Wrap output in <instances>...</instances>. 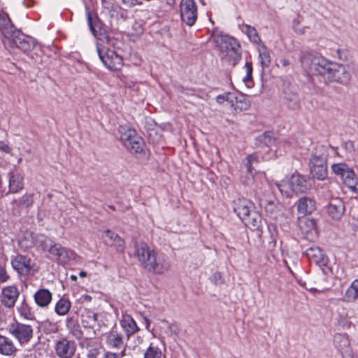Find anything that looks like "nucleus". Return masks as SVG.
<instances>
[{
  "mask_svg": "<svg viewBox=\"0 0 358 358\" xmlns=\"http://www.w3.org/2000/svg\"><path fill=\"white\" fill-rule=\"evenodd\" d=\"M241 30L248 36L251 42L254 43H259L260 42V37L255 27L248 24H243Z\"/></svg>",
  "mask_w": 358,
  "mask_h": 358,
  "instance_id": "58836bf2",
  "label": "nucleus"
},
{
  "mask_svg": "<svg viewBox=\"0 0 358 358\" xmlns=\"http://www.w3.org/2000/svg\"><path fill=\"white\" fill-rule=\"evenodd\" d=\"M315 209V203L311 199L307 196H303L299 199L297 204V210L299 213L305 216L312 213Z\"/></svg>",
  "mask_w": 358,
  "mask_h": 358,
  "instance_id": "c756f323",
  "label": "nucleus"
},
{
  "mask_svg": "<svg viewBox=\"0 0 358 358\" xmlns=\"http://www.w3.org/2000/svg\"><path fill=\"white\" fill-rule=\"evenodd\" d=\"M334 343L335 346L342 351L350 345L348 337L344 334H337L334 336Z\"/></svg>",
  "mask_w": 358,
  "mask_h": 358,
  "instance_id": "ea45409f",
  "label": "nucleus"
},
{
  "mask_svg": "<svg viewBox=\"0 0 358 358\" xmlns=\"http://www.w3.org/2000/svg\"><path fill=\"white\" fill-rule=\"evenodd\" d=\"M0 150L3 152L10 154L11 152V148L3 141H0Z\"/></svg>",
  "mask_w": 358,
  "mask_h": 358,
  "instance_id": "6e6d98bb",
  "label": "nucleus"
},
{
  "mask_svg": "<svg viewBox=\"0 0 358 358\" xmlns=\"http://www.w3.org/2000/svg\"><path fill=\"white\" fill-rule=\"evenodd\" d=\"M122 3L127 7H133L136 5H141V2L138 0H121Z\"/></svg>",
  "mask_w": 358,
  "mask_h": 358,
  "instance_id": "5fc2aeb1",
  "label": "nucleus"
},
{
  "mask_svg": "<svg viewBox=\"0 0 358 358\" xmlns=\"http://www.w3.org/2000/svg\"><path fill=\"white\" fill-rule=\"evenodd\" d=\"M358 299V294H357L350 287L347 289L343 301L346 302H354Z\"/></svg>",
  "mask_w": 358,
  "mask_h": 358,
  "instance_id": "49530a36",
  "label": "nucleus"
},
{
  "mask_svg": "<svg viewBox=\"0 0 358 358\" xmlns=\"http://www.w3.org/2000/svg\"><path fill=\"white\" fill-rule=\"evenodd\" d=\"M102 358H117V356L115 355V352H111V351H106Z\"/></svg>",
  "mask_w": 358,
  "mask_h": 358,
  "instance_id": "680f3d73",
  "label": "nucleus"
},
{
  "mask_svg": "<svg viewBox=\"0 0 358 358\" xmlns=\"http://www.w3.org/2000/svg\"><path fill=\"white\" fill-rule=\"evenodd\" d=\"M7 178L8 180V188L7 189L6 187L4 195L18 193L24 188V178L20 173L10 171L7 173Z\"/></svg>",
  "mask_w": 358,
  "mask_h": 358,
  "instance_id": "a211bd4d",
  "label": "nucleus"
},
{
  "mask_svg": "<svg viewBox=\"0 0 358 358\" xmlns=\"http://www.w3.org/2000/svg\"><path fill=\"white\" fill-rule=\"evenodd\" d=\"M254 208V204L246 199H238L233 203V210L242 221Z\"/></svg>",
  "mask_w": 358,
  "mask_h": 358,
  "instance_id": "6ab92c4d",
  "label": "nucleus"
},
{
  "mask_svg": "<svg viewBox=\"0 0 358 358\" xmlns=\"http://www.w3.org/2000/svg\"><path fill=\"white\" fill-rule=\"evenodd\" d=\"M27 237L31 238L30 243L25 245V248L36 247L41 248L43 251H48L50 248L52 239L48 238L46 236L41 234H36L29 232L27 234Z\"/></svg>",
  "mask_w": 358,
  "mask_h": 358,
  "instance_id": "f3484780",
  "label": "nucleus"
},
{
  "mask_svg": "<svg viewBox=\"0 0 358 358\" xmlns=\"http://www.w3.org/2000/svg\"><path fill=\"white\" fill-rule=\"evenodd\" d=\"M350 287L357 294H358V279L353 280L350 285Z\"/></svg>",
  "mask_w": 358,
  "mask_h": 358,
  "instance_id": "e2e57ef3",
  "label": "nucleus"
},
{
  "mask_svg": "<svg viewBox=\"0 0 358 358\" xmlns=\"http://www.w3.org/2000/svg\"><path fill=\"white\" fill-rule=\"evenodd\" d=\"M8 333L19 343L20 346L27 345L34 336L31 325L14 320L8 326Z\"/></svg>",
  "mask_w": 358,
  "mask_h": 358,
  "instance_id": "0eeeda50",
  "label": "nucleus"
},
{
  "mask_svg": "<svg viewBox=\"0 0 358 358\" xmlns=\"http://www.w3.org/2000/svg\"><path fill=\"white\" fill-rule=\"evenodd\" d=\"M17 351L11 338L0 335V353L3 355L9 356L13 355Z\"/></svg>",
  "mask_w": 358,
  "mask_h": 358,
  "instance_id": "2f4dec72",
  "label": "nucleus"
},
{
  "mask_svg": "<svg viewBox=\"0 0 358 358\" xmlns=\"http://www.w3.org/2000/svg\"><path fill=\"white\" fill-rule=\"evenodd\" d=\"M34 203V194H26L20 199V203L24 206L29 207Z\"/></svg>",
  "mask_w": 358,
  "mask_h": 358,
  "instance_id": "de8ad7c7",
  "label": "nucleus"
},
{
  "mask_svg": "<svg viewBox=\"0 0 358 358\" xmlns=\"http://www.w3.org/2000/svg\"><path fill=\"white\" fill-rule=\"evenodd\" d=\"M305 254L311 262L322 269L323 273H326L324 268L327 266L329 259L319 247H310L306 250Z\"/></svg>",
  "mask_w": 358,
  "mask_h": 358,
  "instance_id": "2eb2a0df",
  "label": "nucleus"
},
{
  "mask_svg": "<svg viewBox=\"0 0 358 358\" xmlns=\"http://www.w3.org/2000/svg\"><path fill=\"white\" fill-rule=\"evenodd\" d=\"M276 186L281 194L286 197H292L294 194L292 187H291L289 178H287L280 182L276 183Z\"/></svg>",
  "mask_w": 358,
  "mask_h": 358,
  "instance_id": "e433bc0d",
  "label": "nucleus"
},
{
  "mask_svg": "<svg viewBox=\"0 0 358 358\" xmlns=\"http://www.w3.org/2000/svg\"><path fill=\"white\" fill-rule=\"evenodd\" d=\"M284 103L290 110H298L300 108V98L294 87L284 89Z\"/></svg>",
  "mask_w": 358,
  "mask_h": 358,
  "instance_id": "412c9836",
  "label": "nucleus"
},
{
  "mask_svg": "<svg viewBox=\"0 0 358 358\" xmlns=\"http://www.w3.org/2000/svg\"><path fill=\"white\" fill-rule=\"evenodd\" d=\"M65 324L69 333H71L76 338L80 339L83 336V331L74 317H68L65 320Z\"/></svg>",
  "mask_w": 358,
  "mask_h": 358,
  "instance_id": "72a5a7b5",
  "label": "nucleus"
},
{
  "mask_svg": "<svg viewBox=\"0 0 358 358\" xmlns=\"http://www.w3.org/2000/svg\"><path fill=\"white\" fill-rule=\"evenodd\" d=\"M276 206L273 202H268L265 206V210L267 214L273 220H277L280 213L278 210H275Z\"/></svg>",
  "mask_w": 358,
  "mask_h": 358,
  "instance_id": "37998d69",
  "label": "nucleus"
},
{
  "mask_svg": "<svg viewBox=\"0 0 358 358\" xmlns=\"http://www.w3.org/2000/svg\"><path fill=\"white\" fill-rule=\"evenodd\" d=\"M135 255L143 266L155 274H163L170 269L171 264L168 257L151 250L145 243L135 245Z\"/></svg>",
  "mask_w": 358,
  "mask_h": 358,
  "instance_id": "f257e3e1",
  "label": "nucleus"
},
{
  "mask_svg": "<svg viewBox=\"0 0 358 358\" xmlns=\"http://www.w3.org/2000/svg\"><path fill=\"white\" fill-rule=\"evenodd\" d=\"M231 97H232V94L231 93L220 94L216 97V101L219 103H222L225 101H229V100L231 102L233 103V101L231 99Z\"/></svg>",
  "mask_w": 358,
  "mask_h": 358,
  "instance_id": "603ef678",
  "label": "nucleus"
},
{
  "mask_svg": "<svg viewBox=\"0 0 358 358\" xmlns=\"http://www.w3.org/2000/svg\"><path fill=\"white\" fill-rule=\"evenodd\" d=\"M298 224L306 238L310 239L313 238L315 233V222L313 219L303 216L299 218Z\"/></svg>",
  "mask_w": 358,
  "mask_h": 358,
  "instance_id": "393cba45",
  "label": "nucleus"
},
{
  "mask_svg": "<svg viewBox=\"0 0 358 358\" xmlns=\"http://www.w3.org/2000/svg\"><path fill=\"white\" fill-rule=\"evenodd\" d=\"M180 16L187 25L193 26L197 19V7L194 0H181Z\"/></svg>",
  "mask_w": 358,
  "mask_h": 358,
  "instance_id": "9d476101",
  "label": "nucleus"
},
{
  "mask_svg": "<svg viewBox=\"0 0 358 358\" xmlns=\"http://www.w3.org/2000/svg\"><path fill=\"white\" fill-rule=\"evenodd\" d=\"M10 278L4 266L0 265V284L6 282Z\"/></svg>",
  "mask_w": 358,
  "mask_h": 358,
  "instance_id": "8fccbe9b",
  "label": "nucleus"
},
{
  "mask_svg": "<svg viewBox=\"0 0 358 358\" xmlns=\"http://www.w3.org/2000/svg\"><path fill=\"white\" fill-rule=\"evenodd\" d=\"M120 139L123 145L131 153L141 154L144 142L136 130L127 125H120L118 129Z\"/></svg>",
  "mask_w": 358,
  "mask_h": 358,
  "instance_id": "423d86ee",
  "label": "nucleus"
},
{
  "mask_svg": "<svg viewBox=\"0 0 358 358\" xmlns=\"http://www.w3.org/2000/svg\"><path fill=\"white\" fill-rule=\"evenodd\" d=\"M103 337L106 346L111 350H118L124 348L126 343L123 334L116 329L105 333Z\"/></svg>",
  "mask_w": 358,
  "mask_h": 358,
  "instance_id": "4468645a",
  "label": "nucleus"
},
{
  "mask_svg": "<svg viewBox=\"0 0 358 358\" xmlns=\"http://www.w3.org/2000/svg\"><path fill=\"white\" fill-rule=\"evenodd\" d=\"M81 299L83 301L89 302L92 300V296L87 294H85L81 296Z\"/></svg>",
  "mask_w": 358,
  "mask_h": 358,
  "instance_id": "338daca9",
  "label": "nucleus"
},
{
  "mask_svg": "<svg viewBox=\"0 0 358 358\" xmlns=\"http://www.w3.org/2000/svg\"><path fill=\"white\" fill-rule=\"evenodd\" d=\"M30 258L21 255H17L11 259L13 269L20 275H27L30 272Z\"/></svg>",
  "mask_w": 358,
  "mask_h": 358,
  "instance_id": "4be33fe9",
  "label": "nucleus"
},
{
  "mask_svg": "<svg viewBox=\"0 0 358 358\" xmlns=\"http://www.w3.org/2000/svg\"><path fill=\"white\" fill-rule=\"evenodd\" d=\"M54 349L58 357L72 358L76 350V344L74 341L63 338L55 342Z\"/></svg>",
  "mask_w": 358,
  "mask_h": 358,
  "instance_id": "f8f14e48",
  "label": "nucleus"
},
{
  "mask_svg": "<svg viewBox=\"0 0 358 358\" xmlns=\"http://www.w3.org/2000/svg\"><path fill=\"white\" fill-rule=\"evenodd\" d=\"M345 184L349 187V189L354 193L357 194L358 192V189L356 187L357 185V179L356 177H352L349 180L345 182Z\"/></svg>",
  "mask_w": 358,
  "mask_h": 358,
  "instance_id": "09e8293b",
  "label": "nucleus"
},
{
  "mask_svg": "<svg viewBox=\"0 0 358 358\" xmlns=\"http://www.w3.org/2000/svg\"><path fill=\"white\" fill-rule=\"evenodd\" d=\"M210 280L215 285L221 284L222 282V274L220 272H215L210 276Z\"/></svg>",
  "mask_w": 358,
  "mask_h": 358,
  "instance_id": "3c124183",
  "label": "nucleus"
},
{
  "mask_svg": "<svg viewBox=\"0 0 358 358\" xmlns=\"http://www.w3.org/2000/svg\"><path fill=\"white\" fill-rule=\"evenodd\" d=\"M289 178L291 187L295 194L304 193L308 189L307 181L305 178L300 174L295 173L292 174Z\"/></svg>",
  "mask_w": 358,
  "mask_h": 358,
  "instance_id": "bb28decb",
  "label": "nucleus"
},
{
  "mask_svg": "<svg viewBox=\"0 0 358 358\" xmlns=\"http://www.w3.org/2000/svg\"><path fill=\"white\" fill-rule=\"evenodd\" d=\"M331 169L335 175L341 177L344 183L355 176L353 169L345 163L333 164Z\"/></svg>",
  "mask_w": 358,
  "mask_h": 358,
  "instance_id": "b1692460",
  "label": "nucleus"
},
{
  "mask_svg": "<svg viewBox=\"0 0 358 358\" xmlns=\"http://www.w3.org/2000/svg\"><path fill=\"white\" fill-rule=\"evenodd\" d=\"M80 346L87 350V358H97L101 354L102 346L100 343L92 339H85L80 343Z\"/></svg>",
  "mask_w": 358,
  "mask_h": 358,
  "instance_id": "a878e982",
  "label": "nucleus"
},
{
  "mask_svg": "<svg viewBox=\"0 0 358 358\" xmlns=\"http://www.w3.org/2000/svg\"><path fill=\"white\" fill-rule=\"evenodd\" d=\"M230 58V62L233 66H235L241 59V54L240 52V48L238 49H236V50H231V52H227Z\"/></svg>",
  "mask_w": 358,
  "mask_h": 358,
  "instance_id": "a18cd8bd",
  "label": "nucleus"
},
{
  "mask_svg": "<svg viewBox=\"0 0 358 358\" xmlns=\"http://www.w3.org/2000/svg\"><path fill=\"white\" fill-rule=\"evenodd\" d=\"M143 358H163L162 352L158 346L150 343L144 352Z\"/></svg>",
  "mask_w": 358,
  "mask_h": 358,
  "instance_id": "a19ab883",
  "label": "nucleus"
},
{
  "mask_svg": "<svg viewBox=\"0 0 358 358\" xmlns=\"http://www.w3.org/2000/svg\"><path fill=\"white\" fill-rule=\"evenodd\" d=\"M240 103V104L241 106H237L236 107L240 108L241 110H247L250 108V103L248 101H247L245 98L243 99V100H240V101H238L237 100V103Z\"/></svg>",
  "mask_w": 358,
  "mask_h": 358,
  "instance_id": "864d4df0",
  "label": "nucleus"
},
{
  "mask_svg": "<svg viewBox=\"0 0 358 358\" xmlns=\"http://www.w3.org/2000/svg\"><path fill=\"white\" fill-rule=\"evenodd\" d=\"M244 224L250 229L256 230L262 223V216L255 208L243 220Z\"/></svg>",
  "mask_w": 358,
  "mask_h": 358,
  "instance_id": "7c9ffc66",
  "label": "nucleus"
},
{
  "mask_svg": "<svg viewBox=\"0 0 358 358\" xmlns=\"http://www.w3.org/2000/svg\"><path fill=\"white\" fill-rule=\"evenodd\" d=\"M86 13L89 28L93 35L96 36L97 31L96 29L99 28V21L98 17L96 14L91 13L87 7H86Z\"/></svg>",
  "mask_w": 358,
  "mask_h": 358,
  "instance_id": "4c0bfd02",
  "label": "nucleus"
},
{
  "mask_svg": "<svg viewBox=\"0 0 358 358\" xmlns=\"http://www.w3.org/2000/svg\"><path fill=\"white\" fill-rule=\"evenodd\" d=\"M0 38L6 45L7 41L11 43V46H15L24 52L34 49L36 41L29 36L20 31L14 32L13 26L6 14L0 13Z\"/></svg>",
  "mask_w": 358,
  "mask_h": 358,
  "instance_id": "f03ea898",
  "label": "nucleus"
},
{
  "mask_svg": "<svg viewBox=\"0 0 358 358\" xmlns=\"http://www.w3.org/2000/svg\"><path fill=\"white\" fill-rule=\"evenodd\" d=\"M48 252L51 255L57 256L59 261L63 264H66L75 258V252L73 250L63 247L60 244L55 243L54 241H51Z\"/></svg>",
  "mask_w": 358,
  "mask_h": 358,
  "instance_id": "dca6fc26",
  "label": "nucleus"
},
{
  "mask_svg": "<svg viewBox=\"0 0 358 358\" xmlns=\"http://www.w3.org/2000/svg\"><path fill=\"white\" fill-rule=\"evenodd\" d=\"M20 318L26 320H34L35 315L32 308L24 299L16 308Z\"/></svg>",
  "mask_w": 358,
  "mask_h": 358,
  "instance_id": "f704fd0d",
  "label": "nucleus"
},
{
  "mask_svg": "<svg viewBox=\"0 0 358 358\" xmlns=\"http://www.w3.org/2000/svg\"><path fill=\"white\" fill-rule=\"evenodd\" d=\"M143 341V338H142V337H141V336H137V337H136V343H137L138 345H139V344L142 343Z\"/></svg>",
  "mask_w": 358,
  "mask_h": 358,
  "instance_id": "774afa93",
  "label": "nucleus"
},
{
  "mask_svg": "<svg viewBox=\"0 0 358 358\" xmlns=\"http://www.w3.org/2000/svg\"><path fill=\"white\" fill-rule=\"evenodd\" d=\"M279 64L282 66V67H286L289 64V61L285 58H281L280 60H279Z\"/></svg>",
  "mask_w": 358,
  "mask_h": 358,
  "instance_id": "69168bd1",
  "label": "nucleus"
},
{
  "mask_svg": "<svg viewBox=\"0 0 358 358\" xmlns=\"http://www.w3.org/2000/svg\"><path fill=\"white\" fill-rule=\"evenodd\" d=\"M29 232L26 233V234L24 235L23 239L20 241V244L22 245V247L25 248V245L26 244H27L28 243H30V241H31V238L30 237H27V234Z\"/></svg>",
  "mask_w": 358,
  "mask_h": 358,
  "instance_id": "0e129e2a",
  "label": "nucleus"
},
{
  "mask_svg": "<svg viewBox=\"0 0 358 358\" xmlns=\"http://www.w3.org/2000/svg\"><path fill=\"white\" fill-rule=\"evenodd\" d=\"M351 78L349 67L334 62L331 70L327 80V82H336L342 85H346Z\"/></svg>",
  "mask_w": 358,
  "mask_h": 358,
  "instance_id": "9b49d317",
  "label": "nucleus"
},
{
  "mask_svg": "<svg viewBox=\"0 0 358 358\" xmlns=\"http://www.w3.org/2000/svg\"><path fill=\"white\" fill-rule=\"evenodd\" d=\"M212 38L220 50L227 53L240 48V45L236 38L227 34H223L221 31H213Z\"/></svg>",
  "mask_w": 358,
  "mask_h": 358,
  "instance_id": "1a4fd4ad",
  "label": "nucleus"
},
{
  "mask_svg": "<svg viewBox=\"0 0 358 358\" xmlns=\"http://www.w3.org/2000/svg\"><path fill=\"white\" fill-rule=\"evenodd\" d=\"M120 324L124 331L127 339L129 340L131 336L139 331V328L134 318L127 314H123L120 320Z\"/></svg>",
  "mask_w": 358,
  "mask_h": 358,
  "instance_id": "5701e85b",
  "label": "nucleus"
},
{
  "mask_svg": "<svg viewBox=\"0 0 358 358\" xmlns=\"http://www.w3.org/2000/svg\"><path fill=\"white\" fill-rule=\"evenodd\" d=\"M243 82L248 87H251L253 85L252 76L245 75L243 78Z\"/></svg>",
  "mask_w": 358,
  "mask_h": 358,
  "instance_id": "4d7b16f0",
  "label": "nucleus"
},
{
  "mask_svg": "<svg viewBox=\"0 0 358 358\" xmlns=\"http://www.w3.org/2000/svg\"><path fill=\"white\" fill-rule=\"evenodd\" d=\"M96 51L103 65L110 71H118L123 66V59L114 50L96 44Z\"/></svg>",
  "mask_w": 358,
  "mask_h": 358,
  "instance_id": "6e6552de",
  "label": "nucleus"
},
{
  "mask_svg": "<svg viewBox=\"0 0 358 358\" xmlns=\"http://www.w3.org/2000/svg\"><path fill=\"white\" fill-rule=\"evenodd\" d=\"M102 237L105 244L113 247L116 251L122 252L124 250V241L117 234L107 229Z\"/></svg>",
  "mask_w": 358,
  "mask_h": 358,
  "instance_id": "aec40b11",
  "label": "nucleus"
},
{
  "mask_svg": "<svg viewBox=\"0 0 358 358\" xmlns=\"http://www.w3.org/2000/svg\"><path fill=\"white\" fill-rule=\"evenodd\" d=\"M52 294L48 289H40L34 295V301L41 308L47 307L52 301Z\"/></svg>",
  "mask_w": 358,
  "mask_h": 358,
  "instance_id": "c85d7f7f",
  "label": "nucleus"
},
{
  "mask_svg": "<svg viewBox=\"0 0 358 358\" xmlns=\"http://www.w3.org/2000/svg\"><path fill=\"white\" fill-rule=\"evenodd\" d=\"M328 152L324 145H317L311 151L309 168L313 177L319 180H324L328 175Z\"/></svg>",
  "mask_w": 358,
  "mask_h": 358,
  "instance_id": "39448f33",
  "label": "nucleus"
},
{
  "mask_svg": "<svg viewBox=\"0 0 358 358\" xmlns=\"http://www.w3.org/2000/svg\"><path fill=\"white\" fill-rule=\"evenodd\" d=\"M98 315L90 309L85 310L81 314V322L85 328L94 329V334H96L94 329L97 324Z\"/></svg>",
  "mask_w": 358,
  "mask_h": 358,
  "instance_id": "cd10ccee",
  "label": "nucleus"
},
{
  "mask_svg": "<svg viewBox=\"0 0 358 358\" xmlns=\"http://www.w3.org/2000/svg\"><path fill=\"white\" fill-rule=\"evenodd\" d=\"M300 61L303 69L306 72L320 76L324 82L327 83L334 62L326 59L319 52L310 50L302 51Z\"/></svg>",
  "mask_w": 358,
  "mask_h": 358,
  "instance_id": "7ed1b4c3",
  "label": "nucleus"
},
{
  "mask_svg": "<svg viewBox=\"0 0 358 358\" xmlns=\"http://www.w3.org/2000/svg\"><path fill=\"white\" fill-rule=\"evenodd\" d=\"M127 343H124V346L122 348H120L118 350H120V352L117 353L115 352V355L117 356V358H122L126 356L127 355Z\"/></svg>",
  "mask_w": 358,
  "mask_h": 358,
  "instance_id": "13d9d810",
  "label": "nucleus"
},
{
  "mask_svg": "<svg viewBox=\"0 0 358 358\" xmlns=\"http://www.w3.org/2000/svg\"><path fill=\"white\" fill-rule=\"evenodd\" d=\"M259 60L262 69L268 67L271 63V56L266 47H262L259 51Z\"/></svg>",
  "mask_w": 358,
  "mask_h": 358,
  "instance_id": "79ce46f5",
  "label": "nucleus"
},
{
  "mask_svg": "<svg viewBox=\"0 0 358 358\" xmlns=\"http://www.w3.org/2000/svg\"><path fill=\"white\" fill-rule=\"evenodd\" d=\"M71 302L67 298H61L55 306V312L59 316L66 315L70 310Z\"/></svg>",
  "mask_w": 358,
  "mask_h": 358,
  "instance_id": "c9c22d12",
  "label": "nucleus"
},
{
  "mask_svg": "<svg viewBox=\"0 0 358 358\" xmlns=\"http://www.w3.org/2000/svg\"><path fill=\"white\" fill-rule=\"evenodd\" d=\"M345 211L343 203L341 200H335L329 203L327 213L333 218L338 220L341 217Z\"/></svg>",
  "mask_w": 358,
  "mask_h": 358,
  "instance_id": "473e14b6",
  "label": "nucleus"
},
{
  "mask_svg": "<svg viewBox=\"0 0 358 358\" xmlns=\"http://www.w3.org/2000/svg\"><path fill=\"white\" fill-rule=\"evenodd\" d=\"M259 157L257 152L248 155L243 161L241 180L253 188H259L267 182L264 172L255 171L259 163Z\"/></svg>",
  "mask_w": 358,
  "mask_h": 358,
  "instance_id": "20e7f679",
  "label": "nucleus"
},
{
  "mask_svg": "<svg viewBox=\"0 0 358 358\" xmlns=\"http://www.w3.org/2000/svg\"><path fill=\"white\" fill-rule=\"evenodd\" d=\"M259 139L261 142L264 143L266 147H271L275 142V139L271 132H265L259 136Z\"/></svg>",
  "mask_w": 358,
  "mask_h": 358,
  "instance_id": "c03bdc74",
  "label": "nucleus"
},
{
  "mask_svg": "<svg viewBox=\"0 0 358 358\" xmlns=\"http://www.w3.org/2000/svg\"><path fill=\"white\" fill-rule=\"evenodd\" d=\"M245 69H246V75L247 76H252V71H253V69H252V64L251 62H247L245 63Z\"/></svg>",
  "mask_w": 358,
  "mask_h": 358,
  "instance_id": "bf43d9fd",
  "label": "nucleus"
},
{
  "mask_svg": "<svg viewBox=\"0 0 358 358\" xmlns=\"http://www.w3.org/2000/svg\"><path fill=\"white\" fill-rule=\"evenodd\" d=\"M299 24V21L298 19H294V21H293V27H294V29H295V31L297 32V33H299V34H304L305 33V29H298L296 27V26Z\"/></svg>",
  "mask_w": 358,
  "mask_h": 358,
  "instance_id": "052dcab7",
  "label": "nucleus"
},
{
  "mask_svg": "<svg viewBox=\"0 0 358 358\" xmlns=\"http://www.w3.org/2000/svg\"><path fill=\"white\" fill-rule=\"evenodd\" d=\"M20 296V291L15 285H8L3 287L0 294V303L7 308L15 306Z\"/></svg>",
  "mask_w": 358,
  "mask_h": 358,
  "instance_id": "ddd939ff",
  "label": "nucleus"
}]
</instances>
